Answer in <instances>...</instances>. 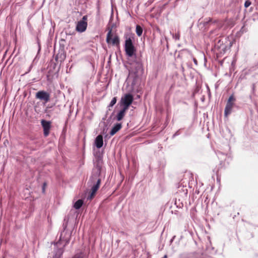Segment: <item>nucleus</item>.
Instances as JSON below:
<instances>
[{"label":"nucleus","mask_w":258,"mask_h":258,"mask_svg":"<svg viewBox=\"0 0 258 258\" xmlns=\"http://www.w3.org/2000/svg\"><path fill=\"white\" fill-rule=\"evenodd\" d=\"M124 49L125 53L128 56L132 57L135 54L136 49L131 38L125 40Z\"/></svg>","instance_id":"1"},{"label":"nucleus","mask_w":258,"mask_h":258,"mask_svg":"<svg viewBox=\"0 0 258 258\" xmlns=\"http://www.w3.org/2000/svg\"><path fill=\"white\" fill-rule=\"evenodd\" d=\"M235 100L236 99L233 95H231L228 98L224 110V115L226 117H227L231 113Z\"/></svg>","instance_id":"2"},{"label":"nucleus","mask_w":258,"mask_h":258,"mask_svg":"<svg viewBox=\"0 0 258 258\" xmlns=\"http://www.w3.org/2000/svg\"><path fill=\"white\" fill-rule=\"evenodd\" d=\"M87 16H84L82 20L79 21L77 24L76 30L79 32H84L87 27Z\"/></svg>","instance_id":"3"},{"label":"nucleus","mask_w":258,"mask_h":258,"mask_svg":"<svg viewBox=\"0 0 258 258\" xmlns=\"http://www.w3.org/2000/svg\"><path fill=\"white\" fill-rule=\"evenodd\" d=\"M35 97L46 103L50 101V94L44 90H42L36 93Z\"/></svg>","instance_id":"4"},{"label":"nucleus","mask_w":258,"mask_h":258,"mask_svg":"<svg viewBox=\"0 0 258 258\" xmlns=\"http://www.w3.org/2000/svg\"><path fill=\"white\" fill-rule=\"evenodd\" d=\"M112 29H110L107 34L106 42L107 43H111L113 45H119V39L118 36H115L113 39H112Z\"/></svg>","instance_id":"5"},{"label":"nucleus","mask_w":258,"mask_h":258,"mask_svg":"<svg viewBox=\"0 0 258 258\" xmlns=\"http://www.w3.org/2000/svg\"><path fill=\"white\" fill-rule=\"evenodd\" d=\"M41 123L43 128L44 136L47 137L49 134L50 129L51 128V122L45 120H42Z\"/></svg>","instance_id":"6"},{"label":"nucleus","mask_w":258,"mask_h":258,"mask_svg":"<svg viewBox=\"0 0 258 258\" xmlns=\"http://www.w3.org/2000/svg\"><path fill=\"white\" fill-rule=\"evenodd\" d=\"M215 49L220 54H224L227 50V45L221 40H219L215 45Z\"/></svg>","instance_id":"7"},{"label":"nucleus","mask_w":258,"mask_h":258,"mask_svg":"<svg viewBox=\"0 0 258 258\" xmlns=\"http://www.w3.org/2000/svg\"><path fill=\"white\" fill-rule=\"evenodd\" d=\"M134 100V97L131 94H126L123 97H122L121 102L122 103L131 104Z\"/></svg>","instance_id":"8"},{"label":"nucleus","mask_w":258,"mask_h":258,"mask_svg":"<svg viewBox=\"0 0 258 258\" xmlns=\"http://www.w3.org/2000/svg\"><path fill=\"white\" fill-rule=\"evenodd\" d=\"M95 144L96 147L98 149L101 148L103 144V137L102 135H98L95 139Z\"/></svg>","instance_id":"9"},{"label":"nucleus","mask_w":258,"mask_h":258,"mask_svg":"<svg viewBox=\"0 0 258 258\" xmlns=\"http://www.w3.org/2000/svg\"><path fill=\"white\" fill-rule=\"evenodd\" d=\"M122 127V124L121 123H117L115 124L114 126L111 129L110 135L111 136H113L115 135L118 131H119Z\"/></svg>","instance_id":"10"},{"label":"nucleus","mask_w":258,"mask_h":258,"mask_svg":"<svg viewBox=\"0 0 258 258\" xmlns=\"http://www.w3.org/2000/svg\"><path fill=\"white\" fill-rule=\"evenodd\" d=\"M125 113L124 111L121 110L116 115V119L117 121H120L123 119L125 116Z\"/></svg>","instance_id":"11"},{"label":"nucleus","mask_w":258,"mask_h":258,"mask_svg":"<svg viewBox=\"0 0 258 258\" xmlns=\"http://www.w3.org/2000/svg\"><path fill=\"white\" fill-rule=\"evenodd\" d=\"M83 201L82 200H78L74 205V207L76 209H79L83 205Z\"/></svg>","instance_id":"12"},{"label":"nucleus","mask_w":258,"mask_h":258,"mask_svg":"<svg viewBox=\"0 0 258 258\" xmlns=\"http://www.w3.org/2000/svg\"><path fill=\"white\" fill-rule=\"evenodd\" d=\"M100 183L101 179L99 178L97 179L96 183L92 186L91 189L94 191H97L100 187Z\"/></svg>","instance_id":"13"},{"label":"nucleus","mask_w":258,"mask_h":258,"mask_svg":"<svg viewBox=\"0 0 258 258\" xmlns=\"http://www.w3.org/2000/svg\"><path fill=\"white\" fill-rule=\"evenodd\" d=\"M136 32L138 36H140L143 33V29L140 25H137Z\"/></svg>","instance_id":"14"},{"label":"nucleus","mask_w":258,"mask_h":258,"mask_svg":"<svg viewBox=\"0 0 258 258\" xmlns=\"http://www.w3.org/2000/svg\"><path fill=\"white\" fill-rule=\"evenodd\" d=\"M96 193V191L91 189L90 194L87 198L88 200H92L94 198V197H95Z\"/></svg>","instance_id":"15"},{"label":"nucleus","mask_w":258,"mask_h":258,"mask_svg":"<svg viewBox=\"0 0 258 258\" xmlns=\"http://www.w3.org/2000/svg\"><path fill=\"white\" fill-rule=\"evenodd\" d=\"M122 104L123 105V107L121 110L122 111H124L125 112H126V111L128 109L129 106H130L131 104H126V103H122Z\"/></svg>","instance_id":"16"},{"label":"nucleus","mask_w":258,"mask_h":258,"mask_svg":"<svg viewBox=\"0 0 258 258\" xmlns=\"http://www.w3.org/2000/svg\"><path fill=\"white\" fill-rule=\"evenodd\" d=\"M116 97H113L109 104V107H112L116 103Z\"/></svg>","instance_id":"17"},{"label":"nucleus","mask_w":258,"mask_h":258,"mask_svg":"<svg viewBox=\"0 0 258 258\" xmlns=\"http://www.w3.org/2000/svg\"><path fill=\"white\" fill-rule=\"evenodd\" d=\"M73 258H84L82 253L76 254Z\"/></svg>","instance_id":"18"},{"label":"nucleus","mask_w":258,"mask_h":258,"mask_svg":"<svg viewBox=\"0 0 258 258\" xmlns=\"http://www.w3.org/2000/svg\"><path fill=\"white\" fill-rule=\"evenodd\" d=\"M251 5V2L249 1H246L245 2L244 6L245 8H248Z\"/></svg>","instance_id":"19"},{"label":"nucleus","mask_w":258,"mask_h":258,"mask_svg":"<svg viewBox=\"0 0 258 258\" xmlns=\"http://www.w3.org/2000/svg\"><path fill=\"white\" fill-rule=\"evenodd\" d=\"M193 61L196 65H198V60H197V59L196 58L194 57L193 58Z\"/></svg>","instance_id":"20"},{"label":"nucleus","mask_w":258,"mask_h":258,"mask_svg":"<svg viewBox=\"0 0 258 258\" xmlns=\"http://www.w3.org/2000/svg\"><path fill=\"white\" fill-rule=\"evenodd\" d=\"M138 67H140V68L141 69V71H142V72H143V68H142V64H139Z\"/></svg>","instance_id":"21"},{"label":"nucleus","mask_w":258,"mask_h":258,"mask_svg":"<svg viewBox=\"0 0 258 258\" xmlns=\"http://www.w3.org/2000/svg\"><path fill=\"white\" fill-rule=\"evenodd\" d=\"M46 185V183H44L43 184V191H44V186Z\"/></svg>","instance_id":"22"}]
</instances>
